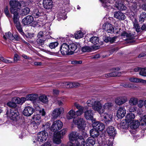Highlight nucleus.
<instances>
[{"label":"nucleus","mask_w":146,"mask_h":146,"mask_svg":"<svg viewBox=\"0 0 146 146\" xmlns=\"http://www.w3.org/2000/svg\"><path fill=\"white\" fill-rule=\"evenodd\" d=\"M64 112V109L62 107L54 109L52 111L51 115L53 118H56Z\"/></svg>","instance_id":"obj_11"},{"label":"nucleus","mask_w":146,"mask_h":146,"mask_svg":"<svg viewBox=\"0 0 146 146\" xmlns=\"http://www.w3.org/2000/svg\"><path fill=\"white\" fill-rule=\"evenodd\" d=\"M18 10H15L13 9H11V13L13 14V20L14 23L19 21V15L18 13Z\"/></svg>","instance_id":"obj_19"},{"label":"nucleus","mask_w":146,"mask_h":146,"mask_svg":"<svg viewBox=\"0 0 146 146\" xmlns=\"http://www.w3.org/2000/svg\"><path fill=\"white\" fill-rule=\"evenodd\" d=\"M93 113L92 110H88L84 112V117L88 120H92L93 119Z\"/></svg>","instance_id":"obj_22"},{"label":"nucleus","mask_w":146,"mask_h":146,"mask_svg":"<svg viewBox=\"0 0 146 146\" xmlns=\"http://www.w3.org/2000/svg\"><path fill=\"white\" fill-rule=\"evenodd\" d=\"M80 84L78 82H69V88H72L74 87H77L80 86Z\"/></svg>","instance_id":"obj_44"},{"label":"nucleus","mask_w":146,"mask_h":146,"mask_svg":"<svg viewBox=\"0 0 146 146\" xmlns=\"http://www.w3.org/2000/svg\"><path fill=\"white\" fill-rule=\"evenodd\" d=\"M6 114L8 117L14 121H17L20 119L19 113L14 108H11L10 110L7 111Z\"/></svg>","instance_id":"obj_3"},{"label":"nucleus","mask_w":146,"mask_h":146,"mask_svg":"<svg viewBox=\"0 0 146 146\" xmlns=\"http://www.w3.org/2000/svg\"><path fill=\"white\" fill-rule=\"evenodd\" d=\"M139 74L142 76L146 77V68H141Z\"/></svg>","instance_id":"obj_45"},{"label":"nucleus","mask_w":146,"mask_h":146,"mask_svg":"<svg viewBox=\"0 0 146 146\" xmlns=\"http://www.w3.org/2000/svg\"><path fill=\"white\" fill-rule=\"evenodd\" d=\"M75 143L76 144V146H84L85 142L84 138L83 137L80 136L76 141Z\"/></svg>","instance_id":"obj_20"},{"label":"nucleus","mask_w":146,"mask_h":146,"mask_svg":"<svg viewBox=\"0 0 146 146\" xmlns=\"http://www.w3.org/2000/svg\"><path fill=\"white\" fill-rule=\"evenodd\" d=\"M121 36L124 37H126L127 40H131L134 39L133 35L130 33H127L123 31L121 35Z\"/></svg>","instance_id":"obj_25"},{"label":"nucleus","mask_w":146,"mask_h":146,"mask_svg":"<svg viewBox=\"0 0 146 146\" xmlns=\"http://www.w3.org/2000/svg\"><path fill=\"white\" fill-rule=\"evenodd\" d=\"M116 7L120 11L125 10L126 9V7L121 2H116L115 3Z\"/></svg>","instance_id":"obj_23"},{"label":"nucleus","mask_w":146,"mask_h":146,"mask_svg":"<svg viewBox=\"0 0 146 146\" xmlns=\"http://www.w3.org/2000/svg\"><path fill=\"white\" fill-rule=\"evenodd\" d=\"M114 17L119 20H123L126 17L124 14L119 11L115 12L114 14Z\"/></svg>","instance_id":"obj_21"},{"label":"nucleus","mask_w":146,"mask_h":146,"mask_svg":"<svg viewBox=\"0 0 146 146\" xmlns=\"http://www.w3.org/2000/svg\"><path fill=\"white\" fill-rule=\"evenodd\" d=\"M42 4L44 8L46 9H51L53 6L52 0H43Z\"/></svg>","instance_id":"obj_15"},{"label":"nucleus","mask_w":146,"mask_h":146,"mask_svg":"<svg viewBox=\"0 0 146 146\" xmlns=\"http://www.w3.org/2000/svg\"><path fill=\"white\" fill-rule=\"evenodd\" d=\"M138 98L135 97H132L130 98L129 101V103L131 106H135L137 103Z\"/></svg>","instance_id":"obj_28"},{"label":"nucleus","mask_w":146,"mask_h":146,"mask_svg":"<svg viewBox=\"0 0 146 146\" xmlns=\"http://www.w3.org/2000/svg\"><path fill=\"white\" fill-rule=\"evenodd\" d=\"M121 73H117V72H111L105 74V76L106 77H115L120 75Z\"/></svg>","instance_id":"obj_37"},{"label":"nucleus","mask_w":146,"mask_h":146,"mask_svg":"<svg viewBox=\"0 0 146 146\" xmlns=\"http://www.w3.org/2000/svg\"><path fill=\"white\" fill-rule=\"evenodd\" d=\"M126 113V110L123 107L119 108L117 111V115L119 118H122L125 115Z\"/></svg>","instance_id":"obj_13"},{"label":"nucleus","mask_w":146,"mask_h":146,"mask_svg":"<svg viewBox=\"0 0 146 146\" xmlns=\"http://www.w3.org/2000/svg\"><path fill=\"white\" fill-rule=\"evenodd\" d=\"M66 131V129H62L61 131H60L58 133H57V134L60 135L61 137H62L65 134Z\"/></svg>","instance_id":"obj_52"},{"label":"nucleus","mask_w":146,"mask_h":146,"mask_svg":"<svg viewBox=\"0 0 146 146\" xmlns=\"http://www.w3.org/2000/svg\"><path fill=\"white\" fill-rule=\"evenodd\" d=\"M73 122L78 125L79 129L83 130L86 125L85 121L82 118H78V119H73Z\"/></svg>","instance_id":"obj_8"},{"label":"nucleus","mask_w":146,"mask_h":146,"mask_svg":"<svg viewBox=\"0 0 146 146\" xmlns=\"http://www.w3.org/2000/svg\"><path fill=\"white\" fill-rule=\"evenodd\" d=\"M42 126L44 129L47 130L50 128V124L48 122H46L45 124H42Z\"/></svg>","instance_id":"obj_58"},{"label":"nucleus","mask_w":146,"mask_h":146,"mask_svg":"<svg viewBox=\"0 0 146 146\" xmlns=\"http://www.w3.org/2000/svg\"><path fill=\"white\" fill-rule=\"evenodd\" d=\"M121 86L126 88H132L133 87L132 85L129 83L122 84H121Z\"/></svg>","instance_id":"obj_57"},{"label":"nucleus","mask_w":146,"mask_h":146,"mask_svg":"<svg viewBox=\"0 0 146 146\" xmlns=\"http://www.w3.org/2000/svg\"><path fill=\"white\" fill-rule=\"evenodd\" d=\"M100 115L107 124H109L111 121L113 116L112 114L104 112Z\"/></svg>","instance_id":"obj_9"},{"label":"nucleus","mask_w":146,"mask_h":146,"mask_svg":"<svg viewBox=\"0 0 146 146\" xmlns=\"http://www.w3.org/2000/svg\"><path fill=\"white\" fill-rule=\"evenodd\" d=\"M113 106V104L109 102L105 103L103 107V108L104 109V112L105 110H109Z\"/></svg>","instance_id":"obj_34"},{"label":"nucleus","mask_w":146,"mask_h":146,"mask_svg":"<svg viewBox=\"0 0 146 146\" xmlns=\"http://www.w3.org/2000/svg\"><path fill=\"white\" fill-rule=\"evenodd\" d=\"M34 18L31 15H28V24L32 23L33 21Z\"/></svg>","instance_id":"obj_62"},{"label":"nucleus","mask_w":146,"mask_h":146,"mask_svg":"<svg viewBox=\"0 0 146 146\" xmlns=\"http://www.w3.org/2000/svg\"><path fill=\"white\" fill-rule=\"evenodd\" d=\"M106 130L108 134L111 136L114 137L117 134L116 129L113 126H110L108 127Z\"/></svg>","instance_id":"obj_18"},{"label":"nucleus","mask_w":146,"mask_h":146,"mask_svg":"<svg viewBox=\"0 0 146 146\" xmlns=\"http://www.w3.org/2000/svg\"><path fill=\"white\" fill-rule=\"evenodd\" d=\"M27 7L24 8L22 9V13L21 15H25L27 14Z\"/></svg>","instance_id":"obj_63"},{"label":"nucleus","mask_w":146,"mask_h":146,"mask_svg":"<svg viewBox=\"0 0 146 146\" xmlns=\"http://www.w3.org/2000/svg\"><path fill=\"white\" fill-rule=\"evenodd\" d=\"M133 26L134 28L136 29V31L137 32H138L140 31V28L139 24L136 23H134Z\"/></svg>","instance_id":"obj_53"},{"label":"nucleus","mask_w":146,"mask_h":146,"mask_svg":"<svg viewBox=\"0 0 146 146\" xmlns=\"http://www.w3.org/2000/svg\"><path fill=\"white\" fill-rule=\"evenodd\" d=\"M57 85L58 87L69 88V82H59Z\"/></svg>","instance_id":"obj_38"},{"label":"nucleus","mask_w":146,"mask_h":146,"mask_svg":"<svg viewBox=\"0 0 146 146\" xmlns=\"http://www.w3.org/2000/svg\"><path fill=\"white\" fill-rule=\"evenodd\" d=\"M117 38V36H114L112 37H109L108 38V40L110 43H113L116 41L115 39Z\"/></svg>","instance_id":"obj_61"},{"label":"nucleus","mask_w":146,"mask_h":146,"mask_svg":"<svg viewBox=\"0 0 146 146\" xmlns=\"http://www.w3.org/2000/svg\"><path fill=\"white\" fill-rule=\"evenodd\" d=\"M139 78H129V81L133 82H138Z\"/></svg>","instance_id":"obj_60"},{"label":"nucleus","mask_w":146,"mask_h":146,"mask_svg":"<svg viewBox=\"0 0 146 146\" xmlns=\"http://www.w3.org/2000/svg\"><path fill=\"white\" fill-rule=\"evenodd\" d=\"M127 100V99L126 97L125 96H121L117 98L115 100V102L117 104L119 105L123 104Z\"/></svg>","instance_id":"obj_12"},{"label":"nucleus","mask_w":146,"mask_h":146,"mask_svg":"<svg viewBox=\"0 0 146 146\" xmlns=\"http://www.w3.org/2000/svg\"><path fill=\"white\" fill-rule=\"evenodd\" d=\"M144 101L142 100H140L139 101H138V99L137 100V106L139 108H142L144 104Z\"/></svg>","instance_id":"obj_56"},{"label":"nucleus","mask_w":146,"mask_h":146,"mask_svg":"<svg viewBox=\"0 0 146 146\" xmlns=\"http://www.w3.org/2000/svg\"><path fill=\"white\" fill-rule=\"evenodd\" d=\"M20 57L17 54H15L14 58V60L15 62H17L18 61L20 60Z\"/></svg>","instance_id":"obj_59"},{"label":"nucleus","mask_w":146,"mask_h":146,"mask_svg":"<svg viewBox=\"0 0 146 146\" xmlns=\"http://www.w3.org/2000/svg\"><path fill=\"white\" fill-rule=\"evenodd\" d=\"M90 41L94 45H96L99 43V37L97 36H93L90 39Z\"/></svg>","instance_id":"obj_30"},{"label":"nucleus","mask_w":146,"mask_h":146,"mask_svg":"<svg viewBox=\"0 0 146 146\" xmlns=\"http://www.w3.org/2000/svg\"><path fill=\"white\" fill-rule=\"evenodd\" d=\"M90 135L92 138L94 139L95 138L97 137L99 135V131L94 127L90 131Z\"/></svg>","instance_id":"obj_24"},{"label":"nucleus","mask_w":146,"mask_h":146,"mask_svg":"<svg viewBox=\"0 0 146 146\" xmlns=\"http://www.w3.org/2000/svg\"><path fill=\"white\" fill-rule=\"evenodd\" d=\"M48 136L47 133L44 130L38 133L36 139L40 143L45 141L47 139Z\"/></svg>","instance_id":"obj_6"},{"label":"nucleus","mask_w":146,"mask_h":146,"mask_svg":"<svg viewBox=\"0 0 146 146\" xmlns=\"http://www.w3.org/2000/svg\"><path fill=\"white\" fill-rule=\"evenodd\" d=\"M75 111L73 110H71L67 113L66 118L68 119H70L75 117Z\"/></svg>","instance_id":"obj_29"},{"label":"nucleus","mask_w":146,"mask_h":146,"mask_svg":"<svg viewBox=\"0 0 146 146\" xmlns=\"http://www.w3.org/2000/svg\"><path fill=\"white\" fill-rule=\"evenodd\" d=\"M87 103L89 106L92 107L93 110L98 112L100 115L104 112V109L102 108V104L100 101L92 99L88 100Z\"/></svg>","instance_id":"obj_2"},{"label":"nucleus","mask_w":146,"mask_h":146,"mask_svg":"<svg viewBox=\"0 0 146 146\" xmlns=\"http://www.w3.org/2000/svg\"><path fill=\"white\" fill-rule=\"evenodd\" d=\"M94 127L98 131H101L105 128V126L104 124L100 122L96 121L93 124Z\"/></svg>","instance_id":"obj_14"},{"label":"nucleus","mask_w":146,"mask_h":146,"mask_svg":"<svg viewBox=\"0 0 146 146\" xmlns=\"http://www.w3.org/2000/svg\"><path fill=\"white\" fill-rule=\"evenodd\" d=\"M14 23L17 29L19 32L22 35H23L24 34V33L22 29L19 22V21L17 22H15Z\"/></svg>","instance_id":"obj_33"},{"label":"nucleus","mask_w":146,"mask_h":146,"mask_svg":"<svg viewBox=\"0 0 146 146\" xmlns=\"http://www.w3.org/2000/svg\"><path fill=\"white\" fill-rule=\"evenodd\" d=\"M12 101L14 102L15 104H19L21 103V98L18 97H15L12 99Z\"/></svg>","instance_id":"obj_49"},{"label":"nucleus","mask_w":146,"mask_h":146,"mask_svg":"<svg viewBox=\"0 0 146 146\" xmlns=\"http://www.w3.org/2000/svg\"><path fill=\"white\" fill-rule=\"evenodd\" d=\"M80 136L79 135L78 133L76 131L72 132L69 135L70 140L72 141H75Z\"/></svg>","instance_id":"obj_16"},{"label":"nucleus","mask_w":146,"mask_h":146,"mask_svg":"<svg viewBox=\"0 0 146 146\" xmlns=\"http://www.w3.org/2000/svg\"><path fill=\"white\" fill-rule=\"evenodd\" d=\"M83 33L80 31H77L75 33V37L76 38L78 39L82 38L83 36Z\"/></svg>","instance_id":"obj_40"},{"label":"nucleus","mask_w":146,"mask_h":146,"mask_svg":"<svg viewBox=\"0 0 146 146\" xmlns=\"http://www.w3.org/2000/svg\"><path fill=\"white\" fill-rule=\"evenodd\" d=\"M32 119L35 121H38V123L40 122L41 121V118L40 115L36 114L33 117H32Z\"/></svg>","instance_id":"obj_42"},{"label":"nucleus","mask_w":146,"mask_h":146,"mask_svg":"<svg viewBox=\"0 0 146 146\" xmlns=\"http://www.w3.org/2000/svg\"><path fill=\"white\" fill-rule=\"evenodd\" d=\"M104 30L108 33L112 34L114 32V28L113 25L109 23H104L103 26Z\"/></svg>","instance_id":"obj_10"},{"label":"nucleus","mask_w":146,"mask_h":146,"mask_svg":"<svg viewBox=\"0 0 146 146\" xmlns=\"http://www.w3.org/2000/svg\"><path fill=\"white\" fill-rule=\"evenodd\" d=\"M82 63V60L77 61L76 60H73L71 61V63L74 64H81Z\"/></svg>","instance_id":"obj_64"},{"label":"nucleus","mask_w":146,"mask_h":146,"mask_svg":"<svg viewBox=\"0 0 146 146\" xmlns=\"http://www.w3.org/2000/svg\"><path fill=\"white\" fill-rule=\"evenodd\" d=\"M7 105L10 107L15 108L16 107L17 105L13 101H10L8 102L7 104Z\"/></svg>","instance_id":"obj_51"},{"label":"nucleus","mask_w":146,"mask_h":146,"mask_svg":"<svg viewBox=\"0 0 146 146\" xmlns=\"http://www.w3.org/2000/svg\"><path fill=\"white\" fill-rule=\"evenodd\" d=\"M0 60L3 62L7 64H10L13 62L12 60L4 58L3 57H0Z\"/></svg>","instance_id":"obj_46"},{"label":"nucleus","mask_w":146,"mask_h":146,"mask_svg":"<svg viewBox=\"0 0 146 146\" xmlns=\"http://www.w3.org/2000/svg\"><path fill=\"white\" fill-rule=\"evenodd\" d=\"M95 139L92 137H89L86 141V146H93L95 144Z\"/></svg>","instance_id":"obj_26"},{"label":"nucleus","mask_w":146,"mask_h":146,"mask_svg":"<svg viewBox=\"0 0 146 146\" xmlns=\"http://www.w3.org/2000/svg\"><path fill=\"white\" fill-rule=\"evenodd\" d=\"M39 100L44 103H46L48 102V100L47 96L44 95L40 96L39 98Z\"/></svg>","instance_id":"obj_35"},{"label":"nucleus","mask_w":146,"mask_h":146,"mask_svg":"<svg viewBox=\"0 0 146 146\" xmlns=\"http://www.w3.org/2000/svg\"><path fill=\"white\" fill-rule=\"evenodd\" d=\"M63 126L62 122L59 120L54 121L52 124L51 127V130L53 132H56L60 129Z\"/></svg>","instance_id":"obj_7"},{"label":"nucleus","mask_w":146,"mask_h":146,"mask_svg":"<svg viewBox=\"0 0 146 146\" xmlns=\"http://www.w3.org/2000/svg\"><path fill=\"white\" fill-rule=\"evenodd\" d=\"M135 115L132 113H130L127 114L125 117V120L128 123L131 122V121H133V123L132 124V127L135 129L138 128L139 125V123L138 120H133L135 118Z\"/></svg>","instance_id":"obj_4"},{"label":"nucleus","mask_w":146,"mask_h":146,"mask_svg":"<svg viewBox=\"0 0 146 146\" xmlns=\"http://www.w3.org/2000/svg\"><path fill=\"white\" fill-rule=\"evenodd\" d=\"M146 18V13L145 12H143L141 14L139 17V21L141 23L143 22Z\"/></svg>","instance_id":"obj_39"},{"label":"nucleus","mask_w":146,"mask_h":146,"mask_svg":"<svg viewBox=\"0 0 146 146\" xmlns=\"http://www.w3.org/2000/svg\"><path fill=\"white\" fill-rule=\"evenodd\" d=\"M45 33H46L45 31L44 32L43 31H41L37 35V36L38 38H44L45 39L50 38V36H47L46 35H45V34H44Z\"/></svg>","instance_id":"obj_31"},{"label":"nucleus","mask_w":146,"mask_h":146,"mask_svg":"<svg viewBox=\"0 0 146 146\" xmlns=\"http://www.w3.org/2000/svg\"><path fill=\"white\" fill-rule=\"evenodd\" d=\"M25 3L24 2H22L20 3L18 1H11L10 4L11 7L10 8V11L12 9L15 10H19L22 5L24 7Z\"/></svg>","instance_id":"obj_5"},{"label":"nucleus","mask_w":146,"mask_h":146,"mask_svg":"<svg viewBox=\"0 0 146 146\" xmlns=\"http://www.w3.org/2000/svg\"><path fill=\"white\" fill-rule=\"evenodd\" d=\"M58 44V43L57 42H51L50 43L49 46L51 49L54 48L57 46Z\"/></svg>","instance_id":"obj_48"},{"label":"nucleus","mask_w":146,"mask_h":146,"mask_svg":"<svg viewBox=\"0 0 146 146\" xmlns=\"http://www.w3.org/2000/svg\"><path fill=\"white\" fill-rule=\"evenodd\" d=\"M92 49V48L89 46H84L81 49L82 51L83 52H90L91 51Z\"/></svg>","instance_id":"obj_41"},{"label":"nucleus","mask_w":146,"mask_h":146,"mask_svg":"<svg viewBox=\"0 0 146 146\" xmlns=\"http://www.w3.org/2000/svg\"><path fill=\"white\" fill-rule=\"evenodd\" d=\"M5 13L7 17H10L11 16L8 10V8L7 6H6L4 10Z\"/></svg>","instance_id":"obj_55"},{"label":"nucleus","mask_w":146,"mask_h":146,"mask_svg":"<svg viewBox=\"0 0 146 146\" xmlns=\"http://www.w3.org/2000/svg\"><path fill=\"white\" fill-rule=\"evenodd\" d=\"M3 37L5 40L9 39L11 40H13L14 39L13 35L10 32L5 33V35H4Z\"/></svg>","instance_id":"obj_32"},{"label":"nucleus","mask_w":146,"mask_h":146,"mask_svg":"<svg viewBox=\"0 0 146 146\" xmlns=\"http://www.w3.org/2000/svg\"><path fill=\"white\" fill-rule=\"evenodd\" d=\"M140 122L142 125L146 124V115H144L141 117L140 121Z\"/></svg>","instance_id":"obj_47"},{"label":"nucleus","mask_w":146,"mask_h":146,"mask_svg":"<svg viewBox=\"0 0 146 146\" xmlns=\"http://www.w3.org/2000/svg\"><path fill=\"white\" fill-rule=\"evenodd\" d=\"M62 137H61V136L58 134H56L54 135L53 138V141L54 143L59 144L61 143V139Z\"/></svg>","instance_id":"obj_27"},{"label":"nucleus","mask_w":146,"mask_h":146,"mask_svg":"<svg viewBox=\"0 0 146 146\" xmlns=\"http://www.w3.org/2000/svg\"><path fill=\"white\" fill-rule=\"evenodd\" d=\"M102 3V5L105 8H111V5L112 4V0H100Z\"/></svg>","instance_id":"obj_17"},{"label":"nucleus","mask_w":146,"mask_h":146,"mask_svg":"<svg viewBox=\"0 0 146 146\" xmlns=\"http://www.w3.org/2000/svg\"><path fill=\"white\" fill-rule=\"evenodd\" d=\"M38 98V96L37 94L28 95V100L34 101L37 99Z\"/></svg>","instance_id":"obj_36"},{"label":"nucleus","mask_w":146,"mask_h":146,"mask_svg":"<svg viewBox=\"0 0 146 146\" xmlns=\"http://www.w3.org/2000/svg\"><path fill=\"white\" fill-rule=\"evenodd\" d=\"M34 110L32 107L28 106V116L31 115L34 112Z\"/></svg>","instance_id":"obj_54"},{"label":"nucleus","mask_w":146,"mask_h":146,"mask_svg":"<svg viewBox=\"0 0 146 146\" xmlns=\"http://www.w3.org/2000/svg\"><path fill=\"white\" fill-rule=\"evenodd\" d=\"M77 48L76 44L69 42L63 43L61 46L60 50L62 55L67 54L70 52H74Z\"/></svg>","instance_id":"obj_1"},{"label":"nucleus","mask_w":146,"mask_h":146,"mask_svg":"<svg viewBox=\"0 0 146 146\" xmlns=\"http://www.w3.org/2000/svg\"><path fill=\"white\" fill-rule=\"evenodd\" d=\"M46 39L43 38L42 39L40 38H38L37 39L36 41L37 43L39 45H42L44 44V41L46 40Z\"/></svg>","instance_id":"obj_50"},{"label":"nucleus","mask_w":146,"mask_h":146,"mask_svg":"<svg viewBox=\"0 0 146 146\" xmlns=\"http://www.w3.org/2000/svg\"><path fill=\"white\" fill-rule=\"evenodd\" d=\"M74 106L75 107H76V108L78 110L81 111L82 112H83L84 110V107L82 106L80 104L76 103H75L74 104Z\"/></svg>","instance_id":"obj_43"}]
</instances>
